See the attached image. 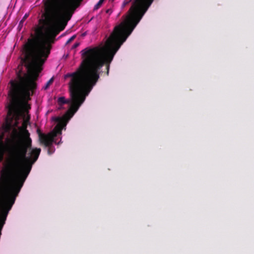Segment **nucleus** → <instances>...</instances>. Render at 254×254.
Returning a JSON list of instances; mask_svg holds the SVG:
<instances>
[{
	"instance_id": "nucleus-1",
	"label": "nucleus",
	"mask_w": 254,
	"mask_h": 254,
	"mask_svg": "<svg viewBox=\"0 0 254 254\" xmlns=\"http://www.w3.org/2000/svg\"><path fill=\"white\" fill-rule=\"evenodd\" d=\"M142 18H126L116 26L107 41L105 47H87L81 52L82 62L77 70L64 75V79L71 77L69 82L70 100L64 99L69 105L64 112V130L69 121L77 111L100 77V70L105 64L107 75L110 65L121 45L131 34Z\"/></svg>"
},
{
	"instance_id": "nucleus-2",
	"label": "nucleus",
	"mask_w": 254,
	"mask_h": 254,
	"mask_svg": "<svg viewBox=\"0 0 254 254\" xmlns=\"http://www.w3.org/2000/svg\"><path fill=\"white\" fill-rule=\"evenodd\" d=\"M64 30V8H44V12L39 19V25L35 29V37L29 38L23 48L24 58L21 62L25 64L27 72L21 69L16 72V78L9 81L10 88L9 95L12 101V85L18 84L23 90L29 92V97L21 95V117L24 116L23 109L29 110L30 106L27 101L31 100L37 87L35 80L41 66L46 61L54 43L56 37Z\"/></svg>"
},
{
	"instance_id": "nucleus-3",
	"label": "nucleus",
	"mask_w": 254,
	"mask_h": 254,
	"mask_svg": "<svg viewBox=\"0 0 254 254\" xmlns=\"http://www.w3.org/2000/svg\"><path fill=\"white\" fill-rule=\"evenodd\" d=\"M26 128L25 121L19 127L20 130H24L25 137H22L14 128L10 137L6 138V141L10 144V160L1 171L0 176V223L4 224L32 165L41 152L40 148L31 149L32 140Z\"/></svg>"
},
{
	"instance_id": "nucleus-4",
	"label": "nucleus",
	"mask_w": 254,
	"mask_h": 254,
	"mask_svg": "<svg viewBox=\"0 0 254 254\" xmlns=\"http://www.w3.org/2000/svg\"><path fill=\"white\" fill-rule=\"evenodd\" d=\"M11 91L12 101L8 106L7 117L0 130V162L3 161L6 151L9 153L10 144L6 139L3 140L5 133H9L11 129L18 127L19 120L21 117V95L23 94L28 97L30 96L28 91L23 90L22 87L18 84H13Z\"/></svg>"
},
{
	"instance_id": "nucleus-5",
	"label": "nucleus",
	"mask_w": 254,
	"mask_h": 254,
	"mask_svg": "<svg viewBox=\"0 0 254 254\" xmlns=\"http://www.w3.org/2000/svg\"><path fill=\"white\" fill-rule=\"evenodd\" d=\"M52 119L56 125L51 132L45 134L39 129L37 130L41 143L45 146H50L53 143L59 144L62 141V130L64 129V115L60 117H53Z\"/></svg>"
},
{
	"instance_id": "nucleus-6",
	"label": "nucleus",
	"mask_w": 254,
	"mask_h": 254,
	"mask_svg": "<svg viewBox=\"0 0 254 254\" xmlns=\"http://www.w3.org/2000/svg\"><path fill=\"white\" fill-rule=\"evenodd\" d=\"M83 0H64V28Z\"/></svg>"
},
{
	"instance_id": "nucleus-7",
	"label": "nucleus",
	"mask_w": 254,
	"mask_h": 254,
	"mask_svg": "<svg viewBox=\"0 0 254 254\" xmlns=\"http://www.w3.org/2000/svg\"><path fill=\"white\" fill-rule=\"evenodd\" d=\"M54 82V77H52L50 80H49L45 85L43 87V89L44 90H47L49 86L53 83Z\"/></svg>"
},
{
	"instance_id": "nucleus-8",
	"label": "nucleus",
	"mask_w": 254,
	"mask_h": 254,
	"mask_svg": "<svg viewBox=\"0 0 254 254\" xmlns=\"http://www.w3.org/2000/svg\"><path fill=\"white\" fill-rule=\"evenodd\" d=\"M104 0H99L98 3L94 6L93 10H96L102 5Z\"/></svg>"
},
{
	"instance_id": "nucleus-9",
	"label": "nucleus",
	"mask_w": 254,
	"mask_h": 254,
	"mask_svg": "<svg viewBox=\"0 0 254 254\" xmlns=\"http://www.w3.org/2000/svg\"><path fill=\"white\" fill-rule=\"evenodd\" d=\"M52 144L47 146L48 147V154L50 155L52 154L54 151L53 149L52 148Z\"/></svg>"
},
{
	"instance_id": "nucleus-10",
	"label": "nucleus",
	"mask_w": 254,
	"mask_h": 254,
	"mask_svg": "<svg viewBox=\"0 0 254 254\" xmlns=\"http://www.w3.org/2000/svg\"><path fill=\"white\" fill-rule=\"evenodd\" d=\"M58 103L61 106L64 105V96L61 97L59 98Z\"/></svg>"
},
{
	"instance_id": "nucleus-11",
	"label": "nucleus",
	"mask_w": 254,
	"mask_h": 254,
	"mask_svg": "<svg viewBox=\"0 0 254 254\" xmlns=\"http://www.w3.org/2000/svg\"><path fill=\"white\" fill-rule=\"evenodd\" d=\"M76 37V35H74L72 36H71L70 38H69L67 41L66 42V44H69L70 42H71L72 41H73L75 38Z\"/></svg>"
},
{
	"instance_id": "nucleus-12",
	"label": "nucleus",
	"mask_w": 254,
	"mask_h": 254,
	"mask_svg": "<svg viewBox=\"0 0 254 254\" xmlns=\"http://www.w3.org/2000/svg\"><path fill=\"white\" fill-rule=\"evenodd\" d=\"M79 45V44L78 43H76L73 45L72 48H75L77 47Z\"/></svg>"
},
{
	"instance_id": "nucleus-13",
	"label": "nucleus",
	"mask_w": 254,
	"mask_h": 254,
	"mask_svg": "<svg viewBox=\"0 0 254 254\" xmlns=\"http://www.w3.org/2000/svg\"><path fill=\"white\" fill-rule=\"evenodd\" d=\"M129 1L124 2L123 4V6H125L127 4L129 3Z\"/></svg>"
},
{
	"instance_id": "nucleus-14",
	"label": "nucleus",
	"mask_w": 254,
	"mask_h": 254,
	"mask_svg": "<svg viewBox=\"0 0 254 254\" xmlns=\"http://www.w3.org/2000/svg\"><path fill=\"white\" fill-rule=\"evenodd\" d=\"M111 10L110 9H108L106 10V13H108L110 12Z\"/></svg>"
},
{
	"instance_id": "nucleus-15",
	"label": "nucleus",
	"mask_w": 254,
	"mask_h": 254,
	"mask_svg": "<svg viewBox=\"0 0 254 254\" xmlns=\"http://www.w3.org/2000/svg\"><path fill=\"white\" fill-rule=\"evenodd\" d=\"M27 17V14H25V15H24V16L23 17V19H26Z\"/></svg>"
}]
</instances>
